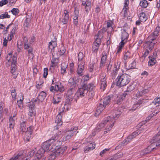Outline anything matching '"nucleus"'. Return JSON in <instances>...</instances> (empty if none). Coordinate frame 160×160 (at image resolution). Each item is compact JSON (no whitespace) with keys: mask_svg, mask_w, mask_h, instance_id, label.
<instances>
[{"mask_svg":"<svg viewBox=\"0 0 160 160\" xmlns=\"http://www.w3.org/2000/svg\"><path fill=\"white\" fill-rule=\"evenodd\" d=\"M19 10L17 8H13L11 10L12 14L14 15H16L19 13Z\"/></svg>","mask_w":160,"mask_h":160,"instance_id":"58","label":"nucleus"},{"mask_svg":"<svg viewBox=\"0 0 160 160\" xmlns=\"http://www.w3.org/2000/svg\"><path fill=\"white\" fill-rule=\"evenodd\" d=\"M110 150V148H105L100 153V155L102 157L105 154H106Z\"/></svg>","mask_w":160,"mask_h":160,"instance_id":"51","label":"nucleus"},{"mask_svg":"<svg viewBox=\"0 0 160 160\" xmlns=\"http://www.w3.org/2000/svg\"><path fill=\"white\" fill-rule=\"evenodd\" d=\"M120 62H118L115 63L114 65V67L112 71V74L114 76H116L118 73V70L120 67Z\"/></svg>","mask_w":160,"mask_h":160,"instance_id":"19","label":"nucleus"},{"mask_svg":"<svg viewBox=\"0 0 160 160\" xmlns=\"http://www.w3.org/2000/svg\"><path fill=\"white\" fill-rule=\"evenodd\" d=\"M82 4L85 6V11L87 12L90 10L91 2L88 0H82Z\"/></svg>","mask_w":160,"mask_h":160,"instance_id":"17","label":"nucleus"},{"mask_svg":"<svg viewBox=\"0 0 160 160\" xmlns=\"http://www.w3.org/2000/svg\"><path fill=\"white\" fill-rule=\"evenodd\" d=\"M17 58L16 56L14 55L13 56L12 61L11 64V72L13 74L12 76L13 78H16L18 75V72L17 71Z\"/></svg>","mask_w":160,"mask_h":160,"instance_id":"7","label":"nucleus"},{"mask_svg":"<svg viewBox=\"0 0 160 160\" xmlns=\"http://www.w3.org/2000/svg\"><path fill=\"white\" fill-rule=\"evenodd\" d=\"M139 19L141 22H145L147 20V17L145 13L143 12L140 13Z\"/></svg>","mask_w":160,"mask_h":160,"instance_id":"38","label":"nucleus"},{"mask_svg":"<svg viewBox=\"0 0 160 160\" xmlns=\"http://www.w3.org/2000/svg\"><path fill=\"white\" fill-rule=\"evenodd\" d=\"M57 43L56 40L51 41L49 43L48 48L51 50V52H52L54 50V48L56 47Z\"/></svg>","mask_w":160,"mask_h":160,"instance_id":"23","label":"nucleus"},{"mask_svg":"<svg viewBox=\"0 0 160 160\" xmlns=\"http://www.w3.org/2000/svg\"><path fill=\"white\" fill-rule=\"evenodd\" d=\"M122 112L123 110L120 107L115 110L112 115L114 119H115V118L119 117L122 113Z\"/></svg>","mask_w":160,"mask_h":160,"instance_id":"20","label":"nucleus"},{"mask_svg":"<svg viewBox=\"0 0 160 160\" xmlns=\"http://www.w3.org/2000/svg\"><path fill=\"white\" fill-rule=\"evenodd\" d=\"M128 5L125 4L124 6V7L123 9V13L124 16L125 17L127 15L128 10Z\"/></svg>","mask_w":160,"mask_h":160,"instance_id":"53","label":"nucleus"},{"mask_svg":"<svg viewBox=\"0 0 160 160\" xmlns=\"http://www.w3.org/2000/svg\"><path fill=\"white\" fill-rule=\"evenodd\" d=\"M58 137L56 136L55 137H52L51 138L49 139V142L51 143V146H53L54 147H56L57 146H58L61 143V142L59 141L58 139Z\"/></svg>","mask_w":160,"mask_h":160,"instance_id":"13","label":"nucleus"},{"mask_svg":"<svg viewBox=\"0 0 160 160\" xmlns=\"http://www.w3.org/2000/svg\"><path fill=\"white\" fill-rule=\"evenodd\" d=\"M68 82L72 86V88H74L78 81L76 80V78H71L69 79Z\"/></svg>","mask_w":160,"mask_h":160,"instance_id":"28","label":"nucleus"},{"mask_svg":"<svg viewBox=\"0 0 160 160\" xmlns=\"http://www.w3.org/2000/svg\"><path fill=\"white\" fill-rule=\"evenodd\" d=\"M75 93V88H72L68 89L66 95V100L64 103L65 106L71 105L73 98L76 96Z\"/></svg>","mask_w":160,"mask_h":160,"instance_id":"3","label":"nucleus"},{"mask_svg":"<svg viewBox=\"0 0 160 160\" xmlns=\"http://www.w3.org/2000/svg\"><path fill=\"white\" fill-rule=\"evenodd\" d=\"M25 121H23L20 122V132H24L26 130V125Z\"/></svg>","mask_w":160,"mask_h":160,"instance_id":"39","label":"nucleus"},{"mask_svg":"<svg viewBox=\"0 0 160 160\" xmlns=\"http://www.w3.org/2000/svg\"><path fill=\"white\" fill-rule=\"evenodd\" d=\"M160 31V27H157L152 34L150 35L147 38V40H149L152 42H155L156 44L157 42L156 39L158 35V33Z\"/></svg>","mask_w":160,"mask_h":160,"instance_id":"8","label":"nucleus"},{"mask_svg":"<svg viewBox=\"0 0 160 160\" xmlns=\"http://www.w3.org/2000/svg\"><path fill=\"white\" fill-rule=\"evenodd\" d=\"M130 76L126 73L118 76L116 79V85L120 87L126 86L130 82Z\"/></svg>","mask_w":160,"mask_h":160,"instance_id":"1","label":"nucleus"},{"mask_svg":"<svg viewBox=\"0 0 160 160\" xmlns=\"http://www.w3.org/2000/svg\"><path fill=\"white\" fill-rule=\"evenodd\" d=\"M152 104L157 105H160V98H155L154 101L152 102Z\"/></svg>","mask_w":160,"mask_h":160,"instance_id":"43","label":"nucleus"},{"mask_svg":"<svg viewBox=\"0 0 160 160\" xmlns=\"http://www.w3.org/2000/svg\"><path fill=\"white\" fill-rule=\"evenodd\" d=\"M37 101L36 99L33 100L32 102H29L27 105L29 112L28 115L30 117L34 116L36 114L35 110V105L34 102H36Z\"/></svg>","mask_w":160,"mask_h":160,"instance_id":"9","label":"nucleus"},{"mask_svg":"<svg viewBox=\"0 0 160 160\" xmlns=\"http://www.w3.org/2000/svg\"><path fill=\"white\" fill-rule=\"evenodd\" d=\"M113 98V95H108L103 98L102 103L106 106L108 104L111 100Z\"/></svg>","mask_w":160,"mask_h":160,"instance_id":"22","label":"nucleus"},{"mask_svg":"<svg viewBox=\"0 0 160 160\" xmlns=\"http://www.w3.org/2000/svg\"><path fill=\"white\" fill-rule=\"evenodd\" d=\"M64 90V87L60 82H55V86H51L50 88V91L53 93L62 92Z\"/></svg>","mask_w":160,"mask_h":160,"instance_id":"6","label":"nucleus"},{"mask_svg":"<svg viewBox=\"0 0 160 160\" xmlns=\"http://www.w3.org/2000/svg\"><path fill=\"white\" fill-rule=\"evenodd\" d=\"M31 21V18H26V19L24 21V26L25 28H28L30 26V23Z\"/></svg>","mask_w":160,"mask_h":160,"instance_id":"41","label":"nucleus"},{"mask_svg":"<svg viewBox=\"0 0 160 160\" xmlns=\"http://www.w3.org/2000/svg\"><path fill=\"white\" fill-rule=\"evenodd\" d=\"M78 127H72L70 130L67 131L66 136V140H68L70 138L74 135V133L78 129Z\"/></svg>","mask_w":160,"mask_h":160,"instance_id":"11","label":"nucleus"},{"mask_svg":"<svg viewBox=\"0 0 160 160\" xmlns=\"http://www.w3.org/2000/svg\"><path fill=\"white\" fill-rule=\"evenodd\" d=\"M156 107L157 108L156 109L155 112L153 113H152L153 115H156L160 111V105H157Z\"/></svg>","mask_w":160,"mask_h":160,"instance_id":"56","label":"nucleus"},{"mask_svg":"<svg viewBox=\"0 0 160 160\" xmlns=\"http://www.w3.org/2000/svg\"><path fill=\"white\" fill-rule=\"evenodd\" d=\"M111 119L110 117L109 116L106 118H104V120L101 122L99 125L100 128H102L104 127L105 124H106L108 122H109L110 120Z\"/></svg>","mask_w":160,"mask_h":160,"instance_id":"30","label":"nucleus"},{"mask_svg":"<svg viewBox=\"0 0 160 160\" xmlns=\"http://www.w3.org/2000/svg\"><path fill=\"white\" fill-rule=\"evenodd\" d=\"M106 106L103 103H100L97 108V112L99 114L105 108Z\"/></svg>","mask_w":160,"mask_h":160,"instance_id":"31","label":"nucleus"},{"mask_svg":"<svg viewBox=\"0 0 160 160\" xmlns=\"http://www.w3.org/2000/svg\"><path fill=\"white\" fill-rule=\"evenodd\" d=\"M155 44V42H152L149 40L146 42H145L144 46L145 52L142 56H144L145 58L147 56L149 53V52L153 48Z\"/></svg>","mask_w":160,"mask_h":160,"instance_id":"5","label":"nucleus"},{"mask_svg":"<svg viewBox=\"0 0 160 160\" xmlns=\"http://www.w3.org/2000/svg\"><path fill=\"white\" fill-rule=\"evenodd\" d=\"M84 62H78V68L77 72L79 76H81L83 74V71L84 69Z\"/></svg>","mask_w":160,"mask_h":160,"instance_id":"15","label":"nucleus"},{"mask_svg":"<svg viewBox=\"0 0 160 160\" xmlns=\"http://www.w3.org/2000/svg\"><path fill=\"white\" fill-rule=\"evenodd\" d=\"M23 40L24 41V48L25 49H27L28 48L31 47V43L28 42V38L25 37L24 38Z\"/></svg>","mask_w":160,"mask_h":160,"instance_id":"34","label":"nucleus"},{"mask_svg":"<svg viewBox=\"0 0 160 160\" xmlns=\"http://www.w3.org/2000/svg\"><path fill=\"white\" fill-rule=\"evenodd\" d=\"M29 132H25L24 137V140L25 142H28L30 139L31 138L32 134L29 133Z\"/></svg>","mask_w":160,"mask_h":160,"instance_id":"37","label":"nucleus"},{"mask_svg":"<svg viewBox=\"0 0 160 160\" xmlns=\"http://www.w3.org/2000/svg\"><path fill=\"white\" fill-rule=\"evenodd\" d=\"M65 108V107H61L59 108L60 112L56 116L55 120V122L57 123L58 126H61L62 124V116Z\"/></svg>","mask_w":160,"mask_h":160,"instance_id":"10","label":"nucleus"},{"mask_svg":"<svg viewBox=\"0 0 160 160\" xmlns=\"http://www.w3.org/2000/svg\"><path fill=\"white\" fill-rule=\"evenodd\" d=\"M64 17L63 19L60 21V23L62 25L67 24L68 22L69 14L68 12L66 10H64Z\"/></svg>","mask_w":160,"mask_h":160,"instance_id":"14","label":"nucleus"},{"mask_svg":"<svg viewBox=\"0 0 160 160\" xmlns=\"http://www.w3.org/2000/svg\"><path fill=\"white\" fill-rule=\"evenodd\" d=\"M150 149H151V148L150 147H148L147 148L145 149L144 150H143L141 152L140 154L141 155H144L148 153V152H147L146 150H147V149H149L150 150Z\"/></svg>","mask_w":160,"mask_h":160,"instance_id":"45","label":"nucleus"},{"mask_svg":"<svg viewBox=\"0 0 160 160\" xmlns=\"http://www.w3.org/2000/svg\"><path fill=\"white\" fill-rule=\"evenodd\" d=\"M87 93V91L85 90L82 86V88L78 89L77 92L75 93V95L77 97L80 96V97H82L84 96L85 94Z\"/></svg>","mask_w":160,"mask_h":160,"instance_id":"16","label":"nucleus"},{"mask_svg":"<svg viewBox=\"0 0 160 160\" xmlns=\"http://www.w3.org/2000/svg\"><path fill=\"white\" fill-rule=\"evenodd\" d=\"M148 58L149 59L148 65L150 66H152L156 62V58L151 56H149Z\"/></svg>","mask_w":160,"mask_h":160,"instance_id":"32","label":"nucleus"},{"mask_svg":"<svg viewBox=\"0 0 160 160\" xmlns=\"http://www.w3.org/2000/svg\"><path fill=\"white\" fill-rule=\"evenodd\" d=\"M94 85L93 83H90L88 84H84L82 87L85 90L87 91L88 92V91H92L93 88L94 87Z\"/></svg>","mask_w":160,"mask_h":160,"instance_id":"24","label":"nucleus"},{"mask_svg":"<svg viewBox=\"0 0 160 160\" xmlns=\"http://www.w3.org/2000/svg\"><path fill=\"white\" fill-rule=\"evenodd\" d=\"M100 89L104 91L107 86V82H100Z\"/></svg>","mask_w":160,"mask_h":160,"instance_id":"55","label":"nucleus"},{"mask_svg":"<svg viewBox=\"0 0 160 160\" xmlns=\"http://www.w3.org/2000/svg\"><path fill=\"white\" fill-rule=\"evenodd\" d=\"M130 52H128L127 51V52H126L124 55L123 59L124 60H126L128 59V58H130Z\"/></svg>","mask_w":160,"mask_h":160,"instance_id":"59","label":"nucleus"},{"mask_svg":"<svg viewBox=\"0 0 160 160\" xmlns=\"http://www.w3.org/2000/svg\"><path fill=\"white\" fill-rule=\"evenodd\" d=\"M68 66L67 64L64 62H63L61 63V73L62 75H63L65 73Z\"/></svg>","mask_w":160,"mask_h":160,"instance_id":"26","label":"nucleus"},{"mask_svg":"<svg viewBox=\"0 0 160 160\" xmlns=\"http://www.w3.org/2000/svg\"><path fill=\"white\" fill-rule=\"evenodd\" d=\"M134 138L131 134L127 137L122 142L124 145H126L129 143Z\"/></svg>","mask_w":160,"mask_h":160,"instance_id":"33","label":"nucleus"},{"mask_svg":"<svg viewBox=\"0 0 160 160\" xmlns=\"http://www.w3.org/2000/svg\"><path fill=\"white\" fill-rule=\"evenodd\" d=\"M46 96V94L44 92H41L38 95L37 98L40 102L43 101L45 99Z\"/></svg>","mask_w":160,"mask_h":160,"instance_id":"29","label":"nucleus"},{"mask_svg":"<svg viewBox=\"0 0 160 160\" xmlns=\"http://www.w3.org/2000/svg\"><path fill=\"white\" fill-rule=\"evenodd\" d=\"M52 64L50 65V68H49V70H51V72H52L53 71L55 67L57 66L58 64L56 63H51Z\"/></svg>","mask_w":160,"mask_h":160,"instance_id":"61","label":"nucleus"},{"mask_svg":"<svg viewBox=\"0 0 160 160\" xmlns=\"http://www.w3.org/2000/svg\"><path fill=\"white\" fill-rule=\"evenodd\" d=\"M139 5L142 8H145L147 7L148 3L147 1L142 0L140 2Z\"/></svg>","mask_w":160,"mask_h":160,"instance_id":"40","label":"nucleus"},{"mask_svg":"<svg viewBox=\"0 0 160 160\" xmlns=\"http://www.w3.org/2000/svg\"><path fill=\"white\" fill-rule=\"evenodd\" d=\"M153 143H152L150 146H148V147H150L151 148V149H150V150L149 149H147V150H146L147 151V152H148V153H150L152 151L154 150V149H155L156 148H155L152 147V146H153V144L156 145V142H156L157 141H155L154 140H153Z\"/></svg>","mask_w":160,"mask_h":160,"instance_id":"54","label":"nucleus"},{"mask_svg":"<svg viewBox=\"0 0 160 160\" xmlns=\"http://www.w3.org/2000/svg\"><path fill=\"white\" fill-rule=\"evenodd\" d=\"M8 1L7 0H2L0 1V6L2 7L8 3Z\"/></svg>","mask_w":160,"mask_h":160,"instance_id":"63","label":"nucleus"},{"mask_svg":"<svg viewBox=\"0 0 160 160\" xmlns=\"http://www.w3.org/2000/svg\"><path fill=\"white\" fill-rule=\"evenodd\" d=\"M107 58V52H106L103 51L102 53V56L100 65V67H102L105 63Z\"/></svg>","mask_w":160,"mask_h":160,"instance_id":"21","label":"nucleus"},{"mask_svg":"<svg viewBox=\"0 0 160 160\" xmlns=\"http://www.w3.org/2000/svg\"><path fill=\"white\" fill-rule=\"evenodd\" d=\"M144 90H143L141 91H138L136 94V96L137 98H139L141 96H143L145 94L147 93L149 91L148 89H146L145 87L144 88Z\"/></svg>","mask_w":160,"mask_h":160,"instance_id":"27","label":"nucleus"},{"mask_svg":"<svg viewBox=\"0 0 160 160\" xmlns=\"http://www.w3.org/2000/svg\"><path fill=\"white\" fill-rule=\"evenodd\" d=\"M10 18V16L8 15L7 12H5L4 14H1L0 16V18L1 19H3L5 18Z\"/></svg>","mask_w":160,"mask_h":160,"instance_id":"44","label":"nucleus"},{"mask_svg":"<svg viewBox=\"0 0 160 160\" xmlns=\"http://www.w3.org/2000/svg\"><path fill=\"white\" fill-rule=\"evenodd\" d=\"M20 155L18 154L16 155H14L10 159V160H18Z\"/></svg>","mask_w":160,"mask_h":160,"instance_id":"64","label":"nucleus"},{"mask_svg":"<svg viewBox=\"0 0 160 160\" xmlns=\"http://www.w3.org/2000/svg\"><path fill=\"white\" fill-rule=\"evenodd\" d=\"M101 33V31H99L98 32V34L97 35V38L95 39V41L93 42L94 43H97L98 44L100 45L101 44V37L100 34Z\"/></svg>","mask_w":160,"mask_h":160,"instance_id":"35","label":"nucleus"},{"mask_svg":"<svg viewBox=\"0 0 160 160\" xmlns=\"http://www.w3.org/2000/svg\"><path fill=\"white\" fill-rule=\"evenodd\" d=\"M52 148H54L55 150L54 151L58 156L62 154L67 149V147L65 146L64 147H61L57 146L56 147H52Z\"/></svg>","mask_w":160,"mask_h":160,"instance_id":"12","label":"nucleus"},{"mask_svg":"<svg viewBox=\"0 0 160 160\" xmlns=\"http://www.w3.org/2000/svg\"><path fill=\"white\" fill-rule=\"evenodd\" d=\"M51 146V143L49 142V139L44 142L36 154V156L38 155L44 157V154L45 152L48 151L50 146Z\"/></svg>","mask_w":160,"mask_h":160,"instance_id":"4","label":"nucleus"},{"mask_svg":"<svg viewBox=\"0 0 160 160\" xmlns=\"http://www.w3.org/2000/svg\"><path fill=\"white\" fill-rule=\"evenodd\" d=\"M128 37V34L126 32V30L125 29L123 30L122 32L121 40L127 42Z\"/></svg>","mask_w":160,"mask_h":160,"instance_id":"25","label":"nucleus"},{"mask_svg":"<svg viewBox=\"0 0 160 160\" xmlns=\"http://www.w3.org/2000/svg\"><path fill=\"white\" fill-rule=\"evenodd\" d=\"M135 88V85L133 84H131L127 87V90L123 93V96H126L129 94Z\"/></svg>","mask_w":160,"mask_h":160,"instance_id":"18","label":"nucleus"},{"mask_svg":"<svg viewBox=\"0 0 160 160\" xmlns=\"http://www.w3.org/2000/svg\"><path fill=\"white\" fill-rule=\"evenodd\" d=\"M84 56L82 52H79L78 54V58L79 62H82V60L83 59Z\"/></svg>","mask_w":160,"mask_h":160,"instance_id":"48","label":"nucleus"},{"mask_svg":"<svg viewBox=\"0 0 160 160\" xmlns=\"http://www.w3.org/2000/svg\"><path fill=\"white\" fill-rule=\"evenodd\" d=\"M59 62V59L58 58H52L51 61V63H54L58 64Z\"/></svg>","mask_w":160,"mask_h":160,"instance_id":"62","label":"nucleus"},{"mask_svg":"<svg viewBox=\"0 0 160 160\" xmlns=\"http://www.w3.org/2000/svg\"><path fill=\"white\" fill-rule=\"evenodd\" d=\"M9 28H12V30L10 32V34L8 35V39L9 41L12 40L13 38L14 35L15 34V31L18 29L17 23H11L9 24L6 28L5 30H3V33L4 34H6L8 32V29Z\"/></svg>","mask_w":160,"mask_h":160,"instance_id":"2","label":"nucleus"},{"mask_svg":"<svg viewBox=\"0 0 160 160\" xmlns=\"http://www.w3.org/2000/svg\"><path fill=\"white\" fill-rule=\"evenodd\" d=\"M100 45L97 43H93L92 47V52L97 53Z\"/></svg>","mask_w":160,"mask_h":160,"instance_id":"36","label":"nucleus"},{"mask_svg":"<svg viewBox=\"0 0 160 160\" xmlns=\"http://www.w3.org/2000/svg\"><path fill=\"white\" fill-rule=\"evenodd\" d=\"M136 65V62L133 61V62L130 65H129L128 66V67L127 68V70H129L131 69H133L135 68Z\"/></svg>","mask_w":160,"mask_h":160,"instance_id":"50","label":"nucleus"},{"mask_svg":"<svg viewBox=\"0 0 160 160\" xmlns=\"http://www.w3.org/2000/svg\"><path fill=\"white\" fill-rule=\"evenodd\" d=\"M141 133V132H140V130H136V131L133 132L131 135L133 136V137L134 138L136 136L138 135L140 133Z\"/></svg>","mask_w":160,"mask_h":160,"instance_id":"60","label":"nucleus"},{"mask_svg":"<svg viewBox=\"0 0 160 160\" xmlns=\"http://www.w3.org/2000/svg\"><path fill=\"white\" fill-rule=\"evenodd\" d=\"M138 101V103L140 104L141 106H142L143 104L148 102V99L140 98Z\"/></svg>","mask_w":160,"mask_h":160,"instance_id":"47","label":"nucleus"},{"mask_svg":"<svg viewBox=\"0 0 160 160\" xmlns=\"http://www.w3.org/2000/svg\"><path fill=\"white\" fill-rule=\"evenodd\" d=\"M45 158V157H43L40 155L36 156V154H35L33 160H44Z\"/></svg>","mask_w":160,"mask_h":160,"instance_id":"49","label":"nucleus"},{"mask_svg":"<svg viewBox=\"0 0 160 160\" xmlns=\"http://www.w3.org/2000/svg\"><path fill=\"white\" fill-rule=\"evenodd\" d=\"M61 97L60 96H54L53 98V103L54 104H58L61 100Z\"/></svg>","mask_w":160,"mask_h":160,"instance_id":"42","label":"nucleus"},{"mask_svg":"<svg viewBox=\"0 0 160 160\" xmlns=\"http://www.w3.org/2000/svg\"><path fill=\"white\" fill-rule=\"evenodd\" d=\"M126 96H123V93L122 95L120 96L119 97H118L117 99V102L118 103L122 101L123 99H124L126 97Z\"/></svg>","mask_w":160,"mask_h":160,"instance_id":"57","label":"nucleus"},{"mask_svg":"<svg viewBox=\"0 0 160 160\" xmlns=\"http://www.w3.org/2000/svg\"><path fill=\"white\" fill-rule=\"evenodd\" d=\"M57 156H58V155L54 152L52 153L49 155V159L50 160H53L56 158Z\"/></svg>","mask_w":160,"mask_h":160,"instance_id":"46","label":"nucleus"},{"mask_svg":"<svg viewBox=\"0 0 160 160\" xmlns=\"http://www.w3.org/2000/svg\"><path fill=\"white\" fill-rule=\"evenodd\" d=\"M106 75L104 74H102L100 77V82H107L106 78H105Z\"/></svg>","mask_w":160,"mask_h":160,"instance_id":"52","label":"nucleus"}]
</instances>
